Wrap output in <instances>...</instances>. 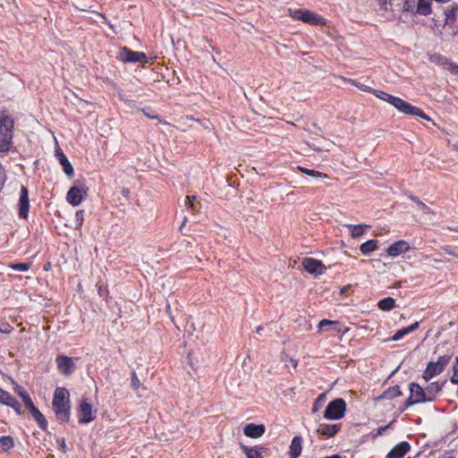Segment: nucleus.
I'll return each instance as SVG.
<instances>
[{
  "mask_svg": "<svg viewBox=\"0 0 458 458\" xmlns=\"http://www.w3.org/2000/svg\"><path fill=\"white\" fill-rule=\"evenodd\" d=\"M382 93L387 97L386 102L393 105L399 111H401L406 114L419 116L426 121H430V117L428 115H427L419 107L413 106L410 103H408V102L404 101L403 99L399 98L397 97L388 95L385 92H382Z\"/></svg>",
  "mask_w": 458,
  "mask_h": 458,
  "instance_id": "f257e3e1",
  "label": "nucleus"
},
{
  "mask_svg": "<svg viewBox=\"0 0 458 458\" xmlns=\"http://www.w3.org/2000/svg\"><path fill=\"white\" fill-rule=\"evenodd\" d=\"M16 392L21 397L25 407L30 411L31 415L38 422V426L42 429H46L47 426V422L44 417V415L39 411V410L34 405L30 395L22 390L21 386L16 387Z\"/></svg>",
  "mask_w": 458,
  "mask_h": 458,
  "instance_id": "f03ea898",
  "label": "nucleus"
},
{
  "mask_svg": "<svg viewBox=\"0 0 458 458\" xmlns=\"http://www.w3.org/2000/svg\"><path fill=\"white\" fill-rule=\"evenodd\" d=\"M289 14L295 20H299L311 25H326L324 18L307 9H289Z\"/></svg>",
  "mask_w": 458,
  "mask_h": 458,
  "instance_id": "7ed1b4c3",
  "label": "nucleus"
},
{
  "mask_svg": "<svg viewBox=\"0 0 458 458\" xmlns=\"http://www.w3.org/2000/svg\"><path fill=\"white\" fill-rule=\"evenodd\" d=\"M346 403L344 399L337 398L330 402L324 412V418L327 420H339L344 416Z\"/></svg>",
  "mask_w": 458,
  "mask_h": 458,
  "instance_id": "20e7f679",
  "label": "nucleus"
},
{
  "mask_svg": "<svg viewBox=\"0 0 458 458\" xmlns=\"http://www.w3.org/2000/svg\"><path fill=\"white\" fill-rule=\"evenodd\" d=\"M117 58L123 63L148 62V57L144 53L132 51L125 47L120 50Z\"/></svg>",
  "mask_w": 458,
  "mask_h": 458,
  "instance_id": "39448f33",
  "label": "nucleus"
},
{
  "mask_svg": "<svg viewBox=\"0 0 458 458\" xmlns=\"http://www.w3.org/2000/svg\"><path fill=\"white\" fill-rule=\"evenodd\" d=\"M58 370L64 376H71L76 369V365L71 357L64 354L55 359Z\"/></svg>",
  "mask_w": 458,
  "mask_h": 458,
  "instance_id": "423d86ee",
  "label": "nucleus"
},
{
  "mask_svg": "<svg viewBox=\"0 0 458 458\" xmlns=\"http://www.w3.org/2000/svg\"><path fill=\"white\" fill-rule=\"evenodd\" d=\"M304 269L313 276H320L326 271L325 265L318 259L305 258L301 262Z\"/></svg>",
  "mask_w": 458,
  "mask_h": 458,
  "instance_id": "0eeeda50",
  "label": "nucleus"
},
{
  "mask_svg": "<svg viewBox=\"0 0 458 458\" xmlns=\"http://www.w3.org/2000/svg\"><path fill=\"white\" fill-rule=\"evenodd\" d=\"M30 209L29 191L25 186L21 188L19 199V216L26 219Z\"/></svg>",
  "mask_w": 458,
  "mask_h": 458,
  "instance_id": "6e6552de",
  "label": "nucleus"
},
{
  "mask_svg": "<svg viewBox=\"0 0 458 458\" xmlns=\"http://www.w3.org/2000/svg\"><path fill=\"white\" fill-rule=\"evenodd\" d=\"M79 422L80 423H88L95 419V416L92 414V406L89 403L86 399H83L79 406Z\"/></svg>",
  "mask_w": 458,
  "mask_h": 458,
  "instance_id": "1a4fd4ad",
  "label": "nucleus"
},
{
  "mask_svg": "<svg viewBox=\"0 0 458 458\" xmlns=\"http://www.w3.org/2000/svg\"><path fill=\"white\" fill-rule=\"evenodd\" d=\"M13 126L14 121L11 117L7 115L0 117V134L2 137L13 140Z\"/></svg>",
  "mask_w": 458,
  "mask_h": 458,
  "instance_id": "9d476101",
  "label": "nucleus"
},
{
  "mask_svg": "<svg viewBox=\"0 0 458 458\" xmlns=\"http://www.w3.org/2000/svg\"><path fill=\"white\" fill-rule=\"evenodd\" d=\"M86 195V191H82L77 186H72L68 191L67 201L72 206H78Z\"/></svg>",
  "mask_w": 458,
  "mask_h": 458,
  "instance_id": "9b49d317",
  "label": "nucleus"
},
{
  "mask_svg": "<svg viewBox=\"0 0 458 458\" xmlns=\"http://www.w3.org/2000/svg\"><path fill=\"white\" fill-rule=\"evenodd\" d=\"M409 249H410V245L407 242L398 241V242H395L394 243L391 244L387 248L386 252L391 257H397L400 254L404 253L407 250H409Z\"/></svg>",
  "mask_w": 458,
  "mask_h": 458,
  "instance_id": "f8f14e48",
  "label": "nucleus"
},
{
  "mask_svg": "<svg viewBox=\"0 0 458 458\" xmlns=\"http://www.w3.org/2000/svg\"><path fill=\"white\" fill-rule=\"evenodd\" d=\"M243 433L249 437L258 438L265 433V426L263 424L249 423L243 428Z\"/></svg>",
  "mask_w": 458,
  "mask_h": 458,
  "instance_id": "ddd939ff",
  "label": "nucleus"
},
{
  "mask_svg": "<svg viewBox=\"0 0 458 458\" xmlns=\"http://www.w3.org/2000/svg\"><path fill=\"white\" fill-rule=\"evenodd\" d=\"M410 392L411 395L415 399V402H418L419 403L428 402L427 399L428 397L426 390L422 388L419 384L411 383Z\"/></svg>",
  "mask_w": 458,
  "mask_h": 458,
  "instance_id": "4468645a",
  "label": "nucleus"
},
{
  "mask_svg": "<svg viewBox=\"0 0 458 458\" xmlns=\"http://www.w3.org/2000/svg\"><path fill=\"white\" fill-rule=\"evenodd\" d=\"M341 428V424H326L320 423L317 432L322 436L332 437L335 436Z\"/></svg>",
  "mask_w": 458,
  "mask_h": 458,
  "instance_id": "2eb2a0df",
  "label": "nucleus"
},
{
  "mask_svg": "<svg viewBox=\"0 0 458 458\" xmlns=\"http://www.w3.org/2000/svg\"><path fill=\"white\" fill-rule=\"evenodd\" d=\"M411 445L403 441L396 445L386 455V458H403L409 452Z\"/></svg>",
  "mask_w": 458,
  "mask_h": 458,
  "instance_id": "dca6fc26",
  "label": "nucleus"
},
{
  "mask_svg": "<svg viewBox=\"0 0 458 458\" xmlns=\"http://www.w3.org/2000/svg\"><path fill=\"white\" fill-rule=\"evenodd\" d=\"M57 420L68 421L70 419V404H53Z\"/></svg>",
  "mask_w": 458,
  "mask_h": 458,
  "instance_id": "f3484780",
  "label": "nucleus"
},
{
  "mask_svg": "<svg viewBox=\"0 0 458 458\" xmlns=\"http://www.w3.org/2000/svg\"><path fill=\"white\" fill-rule=\"evenodd\" d=\"M69 393L64 387H57L55 390L53 404H69Z\"/></svg>",
  "mask_w": 458,
  "mask_h": 458,
  "instance_id": "a211bd4d",
  "label": "nucleus"
},
{
  "mask_svg": "<svg viewBox=\"0 0 458 458\" xmlns=\"http://www.w3.org/2000/svg\"><path fill=\"white\" fill-rule=\"evenodd\" d=\"M56 156L65 174L70 178L72 177L74 174L73 167L61 149L56 150Z\"/></svg>",
  "mask_w": 458,
  "mask_h": 458,
  "instance_id": "6ab92c4d",
  "label": "nucleus"
},
{
  "mask_svg": "<svg viewBox=\"0 0 458 458\" xmlns=\"http://www.w3.org/2000/svg\"><path fill=\"white\" fill-rule=\"evenodd\" d=\"M444 369L437 362H429L423 373V378L426 381L430 380L433 377L441 374Z\"/></svg>",
  "mask_w": 458,
  "mask_h": 458,
  "instance_id": "aec40b11",
  "label": "nucleus"
},
{
  "mask_svg": "<svg viewBox=\"0 0 458 458\" xmlns=\"http://www.w3.org/2000/svg\"><path fill=\"white\" fill-rule=\"evenodd\" d=\"M445 383V381L442 383L433 382L425 388L428 402H432L436 399L437 394L442 391Z\"/></svg>",
  "mask_w": 458,
  "mask_h": 458,
  "instance_id": "412c9836",
  "label": "nucleus"
},
{
  "mask_svg": "<svg viewBox=\"0 0 458 458\" xmlns=\"http://www.w3.org/2000/svg\"><path fill=\"white\" fill-rule=\"evenodd\" d=\"M301 437H294L291 446H290V452L289 455L290 458H297L301 453Z\"/></svg>",
  "mask_w": 458,
  "mask_h": 458,
  "instance_id": "4be33fe9",
  "label": "nucleus"
},
{
  "mask_svg": "<svg viewBox=\"0 0 458 458\" xmlns=\"http://www.w3.org/2000/svg\"><path fill=\"white\" fill-rule=\"evenodd\" d=\"M419 327V322L411 324L410 327L398 330L392 337L393 341H398L404 335L415 331Z\"/></svg>",
  "mask_w": 458,
  "mask_h": 458,
  "instance_id": "5701e85b",
  "label": "nucleus"
},
{
  "mask_svg": "<svg viewBox=\"0 0 458 458\" xmlns=\"http://www.w3.org/2000/svg\"><path fill=\"white\" fill-rule=\"evenodd\" d=\"M417 13L421 15H428L431 13V0H418Z\"/></svg>",
  "mask_w": 458,
  "mask_h": 458,
  "instance_id": "b1692460",
  "label": "nucleus"
},
{
  "mask_svg": "<svg viewBox=\"0 0 458 458\" xmlns=\"http://www.w3.org/2000/svg\"><path fill=\"white\" fill-rule=\"evenodd\" d=\"M377 305L380 310L388 311L395 307V300L392 297H387L379 301Z\"/></svg>",
  "mask_w": 458,
  "mask_h": 458,
  "instance_id": "393cba45",
  "label": "nucleus"
},
{
  "mask_svg": "<svg viewBox=\"0 0 458 458\" xmlns=\"http://www.w3.org/2000/svg\"><path fill=\"white\" fill-rule=\"evenodd\" d=\"M377 247V242L376 240H369L360 245V251L363 254H369L375 250Z\"/></svg>",
  "mask_w": 458,
  "mask_h": 458,
  "instance_id": "a878e982",
  "label": "nucleus"
},
{
  "mask_svg": "<svg viewBox=\"0 0 458 458\" xmlns=\"http://www.w3.org/2000/svg\"><path fill=\"white\" fill-rule=\"evenodd\" d=\"M241 446L247 458H262L261 453L256 447H248L243 445Z\"/></svg>",
  "mask_w": 458,
  "mask_h": 458,
  "instance_id": "bb28decb",
  "label": "nucleus"
},
{
  "mask_svg": "<svg viewBox=\"0 0 458 458\" xmlns=\"http://www.w3.org/2000/svg\"><path fill=\"white\" fill-rule=\"evenodd\" d=\"M351 228V235L352 238H358L365 233V228L369 227V225H348Z\"/></svg>",
  "mask_w": 458,
  "mask_h": 458,
  "instance_id": "cd10ccee",
  "label": "nucleus"
},
{
  "mask_svg": "<svg viewBox=\"0 0 458 458\" xmlns=\"http://www.w3.org/2000/svg\"><path fill=\"white\" fill-rule=\"evenodd\" d=\"M326 402V394H320L313 403L312 411L315 413L318 411Z\"/></svg>",
  "mask_w": 458,
  "mask_h": 458,
  "instance_id": "c85d7f7f",
  "label": "nucleus"
},
{
  "mask_svg": "<svg viewBox=\"0 0 458 458\" xmlns=\"http://www.w3.org/2000/svg\"><path fill=\"white\" fill-rule=\"evenodd\" d=\"M0 446L4 451L9 450L13 446V439L12 437H0Z\"/></svg>",
  "mask_w": 458,
  "mask_h": 458,
  "instance_id": "c756f323",
  "label": "nucleus"
},
{
  "mask_svg": "<svg viewBox=\"0 0 458 458\" xmlns=\"http://www.w3.org/2000/svg\"><path fill=\"white\" fill-rule=\"evenodd\" d=\"M298 169L300 171H301L303 174H305L307 175H310V176H312V177H324V178H327L328 177L327 174H326L320 173L318 171L308 169V168H305V167L299 166Z\"/></svg>",
  "mask_w": 458,
  "mask_h": 458,
  "instance_id": "7c9ffc66",
  "label": "nucleus"
},
{
  "mask_svg": "<svg viewBox=\"0 0 458 458\" xmlns=\"http://www.w3.org/2000/svg\"><path fill=\"white\" fill-rule=\"evenodd\" d=\"M384 394L386 398H394L396 396H400L402 394V392L400 390V387L398 386H395L388 388V390L386 391Z\"/></svg>",
  "mask_w": 458,
  "mask_h": 458,
  "instance_id": "2f4dec72",
  "label": "nucleus"
},
{
  "mask_svg": "<svg viewBox=\"0 0 458 458\" xmlns=\"http://www.w3.org/2000/svg\"><path fill=\"white\" fill-rule=\"evenodd\" d=\"M13 140L9 138H4L0 140V153L7 152L10 149V146Z\"/></svg>",
  "mask_w": 458,
  "mask_h": 458,
  "instance_id": "473e14b6",
  "label": "nucleus"
},
{
  "mask_svg": "<svg viewBox=\"0 0 458 458\" xmlns=\"http://www.w3.org/2000/svg\"><path fill=\"white\" fill-rule=\"evenodd\" d=\"M450 360H451L450 355H444V356H440L438 358L437 361H436V362L441 367L442 369H445V368L448 365Z\"/></svg>",
  "mask_w": 458,
  "mask_h": 458,
  "instance_id": "72a5a7b5",
  "label": "nucleus"
},
{
  "mask_svg": "<svg viewBox=\"0 0 458 458\" xmlns=\"http://www.w3.org/2000/svg\"><path fill=\"white\" fill-rule=\"evenodd\" d=\"M30 263H15L11 264L10 267L14 270L27 271L30 268Z\"/></svg>",
  "mask_w": 458,
  "mask_h": 458,
  "instance_id": "f704fd0d",
  "label": "nucleus"
},
{
  "mask_svg": "<svg viewBox=\"0 0 458 458\" xmlns=\"http://www.w3.org/2000/svg\"><path fill=\"white\" fill-rule=\"evenodd\" d=\"M131 387L133 388V390H138L140 386V379L138 378L137 377V374L135 371H132L131 372Z\"/></svg>",
  "mask_w": 458,
  "mask_h": 458,
  "instance_id": "c9c22d12",
  "label": "nucleus"
},
{
  "mask_svg": "<svg viewBox=\"0 0 458 458\" xmlns=\"http://www.w3.org/2000/svg\"><path fill=\"white\" fill-rule=\"evenodd\" d=\"M339 323L337 321H334V320H328V319H323L319 322L318 324V328L319 330H323V328L325 327H327V326H337Z\"/></svg>",
  "mask_w": 458,
  "mask_h": 458,
  "instance_id": "e433bc0d",
  "label": "nucleus"
},
{
  "mask_svg": "<svg viewBox=\"0 0 458 458\" xmlns=\"http://www.w3.org/2000/svg\"><path fill=\"white\" fill-rule=\"evenodd\" d=\"M404 1V9L406 11L412 10L415 6L417 7L418 0H403Z\"/></svg>",
  "mask_w": 458,
  "mask_h": 458,
  "instance_id": "4c0bfd02",
  "label": "nucleus"
},
{
  "mask_svg": "<svg viewBox=\"0 0 458 458\" xmlns=\"http://www.w3.org/2000/svg\"><path fill=\"white\" fill-rule=\"evenodd\" d=\"M456 364L454 366V375L451 377V381L454 384H458V358L455 359Z\"/></svg>",
  "mask_w": 458,
  "mask_h": 458,
  "instance_id": "58836bf2",
  "label": "nucleus"
},
{
  "mask_svg": "<svg viewBox=\"0 0 458 458\" xmlns=\"http://www.w3.org/2000/svg\"><path fill=\"white\" fill-rule=\"evenodd\" d=\"M411 199L413 201H415L418 205H420V208H422V210L424 211V213H426V214L431 213L429 208L425 203L420 201L419 199H417L415 197H411Z\"/></svg>",
  "mask_w": 458,
  "mask_h": 458,
  "instance_id": "ea45409f",
  "label": "nucleus"
},
{
  "mask_svg": "<svg viewBox=\"0 0 458 458\" xmlns=\"http://www.w3.org/2000/svg\"><path fill=\"white\" fill-rule=\"evenodd\" d=\"M349 81L352 82V85H355L356 87H358L360 89L363 90V91H367V92H371L372 91V89L364 85V84H361L356 81H352V80H350Z\"/></svg>",
  "mask_w": 458,
  "mask_h": 458,
  "instance_id": "a19ab883",
  "label": "nucleus"
},
{
  "mask_svg": "<svg viewBox=\"0 0 458 458\" xmlns=\"http://www.w3.org/2000/svg\"><path fill=\"white\" fill-rule=\"evenodd\" d=\"M457 10H458V6L455 5V6H452L451 9H448L447 11H445L446 18L447 19L454 18Z\"/></svg>",
  "mask_w": 458,
  "mask_h": 458,
  "instance_id": "79ce46f5",
  "label": "nucleus"
},
{
  "mask_svg": "<svg viewBox=\"0 0 458 458\" xmlns=\"http://www.w3.org/2000/svg\"><path fill=\"white\" fill-rule=\"evenodd\" d=\"M195 199V196H187L185 199V206L190 208H195V205L193 200Z\"/></svg>",
  "mask_w": 458,
  "mask_h": 458,
  "instance_id": "37998d69",
  "label": "nucleus"
},
{
  "mask_svg": "<svg viewBox=\"0 0 458 458\" xmlns=\"http://www.w3.org/2000/svg\"><path fill=\"white\" fill-rule=\"evenodd\" d=\"M12 327L9 324L4 322L0 324V332L7 334L10 333Z\"/></svg>",
  "mask_w": 458,
  "mask_h": 458,
  "instance_id": "c03bdc74",
  "label": "nucleus"
},
{
  "mask_svg": "<svg viewBox=\"0 0 458 458\" xmlns=\"http://www.w3.org/2000/svg\"><path fill=\"white\" fill-rule=\"evenodd\" d=\"M75 216H76L77 221H79V226H81L82 225V221H83V210L77 211L75 214Z\"/></svg>",
  "mask_w": 458,
  "mask_h": 458,
  "instance_id": "a18cd8bd",
  "label": "nucleus"
},
{
  "mask_svg": "<svg viewBox=\"0 0 458 458\" xmlns=\"http://www.w3.org/2000/svg\"><path fill=\"white\" fill-rule=\"evenodd\" d=\"M416 403H419L415 402V399L413 398V396H411L410 394V397L405 402V408H407V407H409L411 405L416 404Z\"/></svg>",
  "mask_w": 458,
  "mask_h": 458,
  "instance_id": "49530a36",
  "label": "nucleus"
},
{
  "mask_svg": "<svg viewBox=\"0 0 458 458\" xmlns=\"http://www.w3.org/2000/svg\"><path fill=\"white\" fill-rule=\"evenodd\" d=\"M77 9H80L81 11H87L90 8V6H88L87 4H84L82 3H78V4L75 5Z\"/></svg>",
  "mask_w": 458,
  "mask_h": 458,
  "instance_id": "de8ad7c7",
  "label": "nucleus"
},
{
  "mask_svg": "<svg viewBox=\"0 0 458 458\" xmlns=\"http://www.w3.org/2000/svg\"><path fill=\"white\" fill-rule=\"evenodd\" d=\"M57 443L59 445L60 449L64 451V449H65V441H64V438L58 439Z\"/></svg>",
  "mask_w": 458,
  "mask_h": 458,
  "instance_id": "09e8293b",
  "label": "nucleus"
},
{
  "mask_svg": "<svg viewBox=\"0 0 458 458\" xmlns=\"http://www.w3.org/2000/svg\"><path fill=\"white\" fill-rule=\"evenodd\" d=\"M11 407L13 408L18 413H21V406L17 400H16V404H12Z\"/></svg>",
  "mask_w": 458,
  "mask_h": 458,
  "instance_id": "8fccbe9b",
  "label": "nucleus"
},
{
  "mask_svg": "<svg viewBox=\"0 0 458 458\" xmlns=\"http://www.w3.org/2000/svg\"><path fill=\"white\" fill-rule=\"evenodd\" d=\"M11 407L13 408L18 413H21V406L17 400H16V404H12Z\"/></svg>",
  "mask_w": 458,
  "mask_h": 458,
  "instance_id": "3c124183",
  "label": "nucleus"
},
{
  "mask_svg": "<svg viewBox=\"0 0 458 458\" xmlns=\"http://www.w3.org/2000/svg\"><path fill=\"white\" fill-rule=\"evenodd\" d=\"M7 393L6 391L3 390L2 388H0V403H2L4 399V396L6 397L7 396Z\"/></svg>",
  "mask_w": 458,
  "mask_h": 458,
  "instance_id": "603ef678",
  "label": "nucleus"
},
{
  "mask_svg": "<svg viewBox=\"0 0 458 458\" xmlns=\"http://www.w3.org/2000/svg\"><path fill=\"white\" fill-rule=\"evenodd\" d=\"M12 397L13 396H11V394L9 393H7V396L6 397L4 396V399L1 403L6 404V403H8V401H10L12 399Z\"/></svg>",
  "mask_w": 458,
  "mask_h": 458,
  "instance_id": "864d4df0",
  "label": "nucleus"
},
{
  "mask_svg": "<svg viewBox=\"0 0 458 458\" xmlns=\"http://www.w3.org/2000/svg\"><path fill=\"white\" fill-rule=\"evenodd\" d=\"M12 404H16V400H15L13 397H12V399H11L10 401H8V403H6V404H5V405H7V406H10V407H11V406H12Z\"/></svg>",
  "mask_w": 458,
  "mask_h": 458,
  "instance_id": "5fc2aeb1",
  "label": "nucleus"
},
{
  "mask_svg": "<svg viewBox=\"0 0 458 458\" xmlns=\"http://www.w3.org/2000/svg\"><path fill=\"white\" fill-rule=\"evenodd\" d=\"M451 72H452L454 74H458V65H453V66H452V69H451Z\"/></svg>",
  "mask_w": 458,
  "mask_h": 458,
  "instance_id": "6e6d98bb",
  "label": "nucleus"
},
{
  "mask_svg": "<svg viewBox=\"0 0 458 458\" xmlns=\"http://www.w3.org/2000/svg\"><path fill=\"white\" fill-rule=\"evenodd\" d=\"M382 92L383 91L380 92L381 95L376 94V96L378 97L379 98H382L386 101L387 97L386 95H384Z\"/></svg>",
  "mask_w": 458,
  "mask_h": 458,
  "instance_id": "4d7b16f0",
  "label": "nucleus"
},
{
  "mask_svg": "<svg viewBox=\"0 0 458 458\" xmlns=\"http://www.w3.org/2000/svg\"><path fill=\"white\" fill-rule=\"evenodd\" d=\"M388 427H389V426H386V427H384V428H380L378 429L377 434H378V435H381V434L386 430V428H387Z\"/></svg>",
  "mask_w": 458,
  "mask_h": 458,
  "instance_id": "13d9d810",
  "label": "nucleus"
},
{
  "mask_svg": "<svg viewBox=\"0 0 458 458\" xmlns=\"http://www.w3.org/2000/svg\"><path fill=\"white\" fill-rule=\"evenodd\" d=\"M186 221H187V217H184V218H183V221H182V225H181V226H180V228H179V230H180V231H182V227L184 226V225H185Z\"/></svg>",
  "mask_w": 458,
  "mask_h": 458,
  "instance_id": "bf43d9fd",
  "label": "nucleus"
},
{
  "mask_svg": "<svg viewBox=\"0 0 458 458\" xmlns=\"http://www.w3.org/2000/svg\"><path fill=\"white\" fill-rule=\"evenodd\" d=\"M148 117L151 118V119H158V116L157 115H150V114H145Z\"/></svg>",
  "mask_w": 458,
  "mask_h": 458,
  "instance_id": "052dcab7",
  "label": "nucleus"
},
{
  "mask_svg": "<svg viewBox=\"0 0 458 458\" xmlns=\"http://www.w3.org/2000/svg\"><path fill=\"white\" fill-rule=\"evenodd\" d=\"M324 458H341V456L338 455V454H334V455H331V456H326Z\"/></svg>",
  "mask_w": 458,
  "mask_h": 458,
  "instance_id": "680f3d73",
  "label": "nucleus"
},
{
  "mask_svg": "<svg viewBox=\"0 0 458 458\" xmlns=\"http://www.w3.org/2000/svg\"><path fill=\"white\" fill-rule=\"evenodd\" d=\"M98 16H100L101 18H103L105 21H106V17L105 14H102V13H96Z\"/></svg>",
  "mask_w": 458,
  "mask_h": 458,
  "instance_id": "e2e57ef3",
  "label": "nucleus"
},
{
  "mask_svg": "<svg viewBox=\"0 0 458 458\" xmlns=\"http://www.w3.org/2000/svg\"><path fill=\"white\" fill-rule=\"evenodd\" d=\"M291 361H292L293 367L295 368L297 366V361L293 359H291Z\"/></svg>",
  "mask_w": 458,
  "mask_h": 458,
  "instance_id": "0e129e2a",
  "label": "nucleus"
},
{
  "mask_svg": "<svg viewBox=\"0 0 458 458\" xmlns=\"http://www.w3.org/2000/svg\"><path fill=\"white\" fill-rule=\"evenodd\" d=\"M187 119H188V120H192V121H195V122H198V123L199 122V120L194 119L192 116H191V117H190V116H187Z\"/></svg>",
  "mask_w": 458,
  "mask_h": 458,
  "instance_id": "69168bd1",
  "label": "nucleus"
},
{
  "mask_svg": "<svg viewBox=\"0 0 458 458\" xmlns=\"http://www.w3.org/2000/svg\"><path fill=\"white\" fill-rule=\"evenodd\" d=\"M341 293H346V287H344V288L341 290Z\"/></svg>",
  "mask_w": 458,
  "mask_h": 458,
  "instance_id": "338daca9",
  "label": "nucleus"
},
{
  "mask_svg": "<svg viewBox=\"0 0 458 458\" xmlns=\"http://www.w3.org/2000/svg\"><path fill=\"white\" fill-rule=\"evenodd\" d=\"M453 148L456 150H458V146L457 145H454Z\"/></svg>",
  "mask_w": 458,
  "mask_h": 458,
  "instance_id": "774afa93",
  "label": "nucleus"
}]
</instances>
